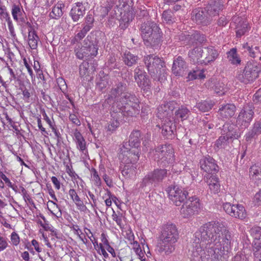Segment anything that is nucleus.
I'll return each instance as SVG.
<instances>
[{"label": "nucleus", "mask_w": 261, "mask_h": 261, "mask_svg": "<svg viewBox=\"0 0 261 261\" xmlns=\"http://www.w3.org/2000/svg\"><path fill=\"white\" fill-rule=\"evenodd\" d=\"M232 237L231 232L218 221H211L201 226L194 234L191 252V261H224Z\"/></svg>", "instance_id": "obj_1"}, {"label": "nucleus", "mask_w": 261, "mask_h": 261, "mask_svg": "<svg viewBox=\"0 0 261 261\" xmlns=\"http://www.w3.org/2000/svg\"><path fill=\"white\" fill-rule=\"evenodd\" d=\"M107 100L112 104L113 113H120L123 116H136L140 112L139 99L128 92V87L124 82H118L112 86Z\"/></svg>", "instance_id": "obj_2"}, {"label": "nucleus", "mask_w": 261, "mask_h": 261, "mask_svg": "<svg viewBox=\"0 0 261 261\" xmlns=\"http://www.w3.org/2000/svg\"><path fill=\"white\" fill-rule=\"evenodd\" d=\"M141 134L139 130H133L128 142H123L120 147L119 159L125 163H137L140 153Z\"/></svg>", "instance_id": "obj_3"}, {"label": "nucleus", "mask_w": 261, "mask_h": 261, "mask_svg": "<svg viewBox=\"0 0 261 261\" xmlns=\"http://www.w3.org/2000/svg\"><path fill=\"white\" fill-rule=\"evenodd\" d=\"M179 238L175 225L167 224L162 227L158 244V250L160 253L169 255L175 250V244Z\"/></svg>", "instance_id": "obj_4"}, {"label": "nucleus", "mask_w": 261, "mask_h": 261, "mask_svg": "<svg viewBox=\"0 0 261 261\" xmlns=\"http://www.w3.org/2000/svg\"><path fill=\"white\" fill-rule=\"evenodd\" d=\"M140 30L144 44L154 49L159 48L162 41L161 31L158 24L151 21L141 24Z\"/></svg>", "instance_id": "obj_5"}, {"label": "nucleus", "mask_w": 261, "mask_h": 261, "mask_svg": "<svg viewBox=\"0 0 261 261\" xmlns=\"http://www.w3.org/2000/svg\"><path fill=\"white\" fill-rule=\"evenodd\" d=\"M143 62L151 77L154 80L163 82L167 76V68L164 60L156 56H145Z\"/></svg>", "instance_id": "obj_6"}, {"label": "nucleus", "mask_w": 261, "mask_h": 261, "mask_svg": "<svg viewBox=\"0 0 261 261\" xmlns=\"http://www.w3.org/2000/svg\"><path fill=\"white\" fill-rule=\"evenodd\" d=\"M97 44L95 35L91 33L84 40L83 45L74 49L76 58L80 60L93 58L97 55Z\"/></svg>", "instance_id": "obj_7"}, {"label": "nucleus", "mask_w": 261, "mask_h": 261, "mask_svg": "<svg viewBox=\"0 0 261 261\" xmlns=\"http://www.w3.org/2000/svg\"><path fill=\"white\" fill-rule=\"evenodd\" d=\"M261 68L256 63H248L243 70L238 72L236 79L240 82L247 84L253 82L259 75Z\"/></svg>", "instance_id": "obj_8"}, {"label": "nucleus", "mask_w": 261, "mask_h": 261, "mask_svg": "<svg viewBox=\"0 0 261 261\" xmlns=\"http://www.w3.org/2000/svg\"><path fill=\"white\" fill-rule=\"evenodd\" d=\"M153 153L154 160L157 162H161L164 165L174 162V150L170 144L160 145L154 149Z\"/></svg>", "instance_id": "obj_9"}, {"label": "nucleus", "mask_w": 261, "mask_h": 261, "mask_svg": "<svg viewBox=\"0 0 261 261\" xmlns=\"http://www.w3.org/2000/svg\"><path fill=\"white\" fill-rule=\"evenodd\" d=\"M166 191L169 199L176 206L184 203L188 195L187 190L178 185H171Z\"/></svg>", "instance_id": "obj_10"}, {"label": "nucleus", "mask_w": 261, "mask_h": 261, "mask_svg": "<svg viewBox=\"0 0 261 261\" xmlns=\"http://www.w3.org/2000/svg\"><path fill=\"white\" fill-rule=\"evenodd\" d=\"M134 79L138 87L144 92L151 90V81L147 73L141 66H137L134 69Z\"/></svg>", "instance_id": "obj_11"}, {"label": "nucleus", "mask_w": 261, "mask_h": 261, "mask_svg": "<svg viewBox=\"0 0 261 261\" xmlns=\"http://www.w3.org/2000/svg\"><path fill=\"white\" fill-rule=\"evenodd\" d=\"M167 175V170L165 169H156L149 172L143 178L141 184L142 187H152L153 184H158Z\"/></svg>", "instance_id": "obj_12"}, {"label": "nucleus", "mask_w": 261, "mask_h": 261, "mask_svg": "<svg viewBox=\"0 0 261 261\" xmlns=\"http://www.w3.org/2000/svg\"><path fill=\"white\" fill-rule=\"evenodd\" d=\"M180 209L181 215L184 218H189L197 213L199 208V199L195 197H189Z\"/></svg>", "instance_id": "obj_13"}, {"label": "nucleus", "mask_w": 261, "mask_h": 261, "mask_svg": "<svg viewBox=\"0 0 261 261\" xmlns=\"http://www.w3.org/2000/svg\"><path fill=\"white\" fill-rule=\"evenodd\" d=\"M254 109L252 104L245 106L237 119V124L246 128L248 126L254 115Z\"/></svg>", "instance_id": "obj_14"}, {"label": "nucleus", "mask_w": 261, "mask_h": 261, "mask_svg": "<svg viewBox=\"0 0 261 261\" xmlns=\"http://www.w3.org/2000/svg\"><path fill=\"white\" fill-rule=\"evenodd\" d=\"M223 207L225 212L232 217L242 220L246 217V210L241 204H232L230 202H225L223 204Z\"/></svg>", "instance_id": "obj_15"}, {"label": "nucleus", "mask_w": 261, "mask_h": 261, "mask_svg": "<svg viewBox=\"0 0 261 261\" xmlns=\"http://www.w3.org/2000/svg\"><path fill=\"white\" fill-rule=\"evenodd\" d=\"M199 164L201 170L212 175L219 171V167L216 161L209 155L203 157L200 160Z\"/></svg>", "instance_id": "obj_16"}, {"label": "nucleus", "mask_w": 261, "mask_h": 261, "mask_svg": "<svg viewBox=\"0 0 261 261\" xmlns=\"http://www.w3.org/2000/svg\"><path fill=\"white\" fill-rule=\"evenodd\" d=\"M221 134L224 135L230 141L237 139L241 136L239 129L233 124L225 123L222 128Z\"/></svg>", "instance_id": "obj_17"}, {"label": "nucleus", "mask_w": 261, "mask_h": 261, "mask_svg": "<svg viewBox=\"0 0 261 261\" xmlns=\"http://www.w3.org/2000/svg\"><path fill=\"white\" fill-rule=\"evenodd\" d=\"M161 128L162 135L167 139H172L174 137L176 126L172 119L167 118L162 120Z\"/></svg>", "instance_id": "obj_18"}, {"label": "nucleus", "mask_w": 261, "mask_h": 261, "mask_svg": "<svg viewBox=\"0 0 261 261\" xmlns=\"http://www.w3.org/2000/svg\"><path fill=\"white\" fill-rule=\"evenodd\" d=\"M86 9L82 2H77L72 6L69 15L74 22L78 21L85 14Z\"/></svg>", "instance_id": "obj_19"}, {"label": "nucleus", "mask_w": 261, "mask_h": 261, "mask_svg": "<svg viewBox=\"0 0 261 261\" xmlns=\"http://www.w3.org/2000/svg\"><path fill=\"white\" fill-rule=\"evenodd\" d=\"M203 53L202 63L204 65L214 62L219 56L218 50L212 46L204 48Z\"/></svg>", "instance_id": "obj_20"}, {"label": "nucleus", "mask_w": 261, "mask_h": 261, "mask_svg": "<svg viewBox=\"0 0 261 261\" xmlns=\"http://www.w3.org/2000/svg\"><path fill=\"white\" fill-rule=\"evenodd\" d=\"M224 0H210L206 6L207 13L212 16L219 14L224 6Z\"/></svg>", "instance_id": "obj_21"}, {"label": "nucleus", "mask_w": 261, "mask_h": 261, "mask_svg": "<svg viewBox=\"0 0 261 261\" xmlns=\"http://www.w3.org/2000/svg\"><path fill=\"white\" fill-rule=\"evenodd\" d=\"M186 68V63L181 57L178 56L174 60L172 70L174 75L182 76Z\"/></svg>", "instance_id": "obj_22"}, {"label": "nucleus", "mask_w": 261, "mask_h": 261, "mask_svg": "<svg viewBox=\"0 0 261 261\" xmlns=\"http://www.w3.org/2000/svg\"><path fill=\"white\" fill-rule=\"evenodd\" d=\"M205 85L208 88L213 90L219 95H222L225 92L226 88L223 82H220L216 79H212L208 80Z\"/></svg>", "instance_id": "obj_23"}, {"label": "nucleus", "mask_w": 261, "mask_h": 261, "mask_svg": "<svg viewBox=\"0 0 261 261\" xmlns=\"http://www.w3.org/2000/svg\"><path fill=\"white\" fill-rule=\"evenodd\" d=\"M233 19L236 24L235 28L236 36L240 38L249 31L248 24L241 17H234Z\"/></svg>", "instance_id": "obj_24"}, {"label": "nucleus", "mask_w": 261, "mask_h": 261, "mask_svg": "<svg viewBox=\"0 0 261 261\" xmlns=\"http://www.w3.org/2000/svg\"><path fill=\"white\" fill-rule=\"evenodd\" d=\"M192 18L197 24L205 25L209 23L206 13L202 9L193 10L192 12Z\"/></svg>", "instance_id": "obj_25"}, {"label": "nucleus", "mask_w": 261, "mask_h": 261, "mask_svg": "<svg viewBox=\"0 0 261 261\" xmlns=\"http://www.w3.org/2000/svg\"><path fill=\"white\" fill-rule=\"evenodd\" d=\"M260 134H261V118L258 121H255L252 129L246 134L245 140L247 142H251L253 139H255Z\"/></svg>", "instance_id": "obj_26"}, {"label": "nucleus", "mask_w": 261, "mask_h": 261, "mask_svg": "<svg viewBox=\"0 0 261 261\" xmlns=\"http://www.w3.org/2000/svg\"><path fill=\"white\" fill-rule=\"evenodd\" d=\"M203 53V49L196 47L189 51L188 56L191 61L194 63L203 64L202 63Z\"/></svg>", "instance_id": "obj_27"}, {"label": "nucleus", "mask_w": 261, "mask_h": 261, "mask_svg": "<svg viewBox=\"0 0 261 261\" xmlns=\"http://www.w3.org/2000/svg\"><path fill=\"white\" fill-rule=\"evenodd\" d=\"M236 107L234 105L227 103L221 106L219 110V114L222 118L227 119L234 115Z\"/></svg>", "instance_id": "obj_28"}, {"label": "nucleus", "mask_w": 261, "mask_h": 261, "mask_svg": "<svg viewBox=\"0 0 261 261\" xmlns=\"http://www.w3.org/2000/svg\"><path fill=\"white\" fill-rule=\"evenodd\" d=\"M206 182L211 193L216 194L220 191V184L216 175H212L209 178L207 177Z\"/></svg>", "instance_id": "obj_29"}, {"label": "nucleus", "mask_w": 261, "mask_h": 261, "mask_svg": "<svg viewBox=\"0 0 261 261\" xmlns=\"http://www.w3.org/2000/svg\"><path fill=\"white\" fill-rule=\"evenodd\" d=\"M249 177L257 185L261 183V166L256 165L252 166L249 169Z\"/></svg>", "instance_id": "obj_30"}, {"label": "nucleus", "mask_w": 261, "mask_h": 261, "mask_svg": "<svg viewBox=\"0 0 261 261\" xmlns=\"http://www.w3.org/2000/svg\"><path fill=\"white\" fill-rule=\"evenodd\" d=\"M124 64L128 67H132L138 63L139 57L130 51H126L122 56Z\"/></svg>", "instance_id": "obj_31"}, {"label": "nucleus", "mask_w": 261, "mask_h": 261, "mask_svg": "<svg viewBox=\"0 0 261 261\" xmlns=\"http://www.w3.org/2000/svg\"><path fill=\"white\" fill-rule=\"evenodd\" d=\"M68 194L71 199L75 204L78 210L82 212H84L85 211H86L87 208L86 205L84 204L83 201L78 196L77 194L76 193L74 189H70L69 190Z\"/></svg>", "instance_id": "obj_32"}, {"label": "nucleus", "mask_w": 261, "mask_h": 261, "mask_svg": "<svg viewBox=\"0 0 261 261\" xmlns=\"http://www.w3.org/2000/svg\"><path fill=\"white\" fill-rule=\"evenodd\" d=\"M172 110L170 109L168 105H162L158 108V117L163 120L167 118H171Z\"/></svg>", "instance_id": "obj_33"}, {"label": "nucleus", "mask_w": 261, "mask_h": 261, "mask_svg": "<svg viewBox=\"0 0 261 261\" xmlns=\"http://www.w3.org/2000/svg\"><path fill=\"white\" fill-rule=\"evenodd\" d=\"M95 70V67L89 62L84 61L80 66L79 73L81 76L89 75L91 72Z\"/></svg>", "instance_id": "obj_34"}, {"label": "nucleus", "mask_w": 261, "mask_h": 261, "mask_svg": "<svg viewBox=\"0 0 261 261\" xmlns=\"http://www.w3.org/2000/svg\"><path fill=\"white\" fill-rule=\"evenodd\" d=\"M65 7V5L62 3H58L52 8L51 12L49 13V17L52 19H58L63 14L62 9Z\"/></svg>", "instance_id": "obj_35"}, {"label": "nucleus", "mask_w": 261, "mask_h": 261, "mask_svg": "<svg viewBox=\"0 0 261 261\" xmlns=\"http://www.w3.org/2000/svg\"><path fill=\"white\" fill-rule=\"evenodd\" d=\"M74 140L76 142L77 148L81 151H84L86 149V141L77 129L74 131Z\"/></svg>", "instance_id": "obj_36"}, {"label": "nucleus", "mask_w": 261, "mask_h": 261, "mask_svg": "<svg viewBox=\"0 0 261 261\" xmlns=\"http://www.w3.org/2000/svg\"><path fill=\"white\" fill-rule=\"evenodd\" d=\"M39 37L35 31L29 30L28 44L32 49H36L38 46Z\"/></svg>", "instance_id": "obj_37"}, {"label": "nucleus", "mask_w": 261, "mask_h": 261, "mask_svg": "<svg viewBox=\"0 0 261 261\" xmlns=\"http://www.w3.org/2000/svg\"><path fill=\"white\" fill-rule=\"evenodd\" d=\"M190 114V110L186 107L181 106L175 112L176 119H180L181 121L187 119Z\"/></svg>", "instance_id": "obj_38"}, {"label": "nucleus", "mask_w": 261, "mask_h": 261, "mask_svg": "<svg viewBox=\"0 0 261 261\" xmlns=\"http://www.w3.org/2000/svg\"><path fill=\"white\" fill-rule=\"evenodd\" d=\"M227 58L231 64L233 65H238L240 64L241 59L237 54L236 48H231L227 52Z\"/></svg>", "instance_id": "obj_39"}, {"label": "nucleus", "mask_w": 261, "mask_h": 261, "mask_svg": "<svg viewBox=\"0 0 261 261\" xmlns=\"http://www.w3.org/2000/svg\"><path fill=\"white\" fill-rule=\"evenodd\" d=\"M162 19L164 22L172 24L177 20L174 14L170 10H165L162 14Z\"/></svg>", "instance_id": "obj_40"}, {"label": "nucleus", "mask_w": 261, "mask_h": 261, "mask_svg": "<svg viewBox=\"0 0 261 261\" xmlns=\"http://www.w3.org/2000/svg\"><path fill=\"white\" fill-rule=\"evenodd\" d=\"M188 36L192 43H196V44L204 43L206 40L205 35L197 31L195 32L191 35H188Z\"/></svg>", "instance_id": "obj_41"}, {"label": "nucleus", "mask_w": 261, "mask_h": 261, "mask_svg": "<svg viewBox=\"0 0 261 261\" xmlns=\"http://www.w3.org/2000/svg\"><path fill=\"white\" fill-rule=\"evenodd\" d=\"M253 261H261V242L252 244Z\"/></svg>", "instance_id": "obj_42"}, {"label": "nucleus", "mask_w": 261, "mask_h": 261, "mask_svg": "<svg viewBox=\"0 0 261 261\" xmlns=\"http://www.w3.org/2000/svg\"><path fill=\"white\" fill-rule=\"evenodd\" d=\"M11 12L14 20L18 21L19 20V17L23 16L24 11L20 5L13 4L12 5Z\"/></svg>", "instance_id": "obj_43"}, {"label": "nucleus", "mask_w": 261, "mask_h": 261, "mask_svg": "<svg viewBox=\"0 0 261 261\" xmlns=\"http://www.w3.org/2000/svg\"><path fill=\"white\" fill-rule=\"evenodd\" d=\"M117 115H118L119 117L120 116V115L122 116L120 113H114V114L112 115L113 119L111 120L108 126V130L111 132V133L115 131L120 124V123L117 119L118 117L116 116Z\"/></svg>", "instance_id": "obj_44"}, {"label": "nucleus", "mask_w": 261, "mask_h": 261, "mask_svg": "<svg viewBox=\"0 0 261 261\" xmlns=\"http://www.w3.org/2000/svg\"><path fill=\"white\" fill-rule=\"evenodd\" d=\"M203 72V70L201 69L193 70L189 72L187 79L189 81L195 79H203L205 78Z\"/></svg>", "instance_id": "obj_45"}, {"label": "nucleus", "mask_w": 261, "mask_h": 261, "mask_svg": "<svg viewBox=\"0 0 261 261\" xmlns=\"http://www.w3.org/2000/svg\"><path fill=\"white\" fill-rule=\"evenodd\" d=\"M214 103L211 101L204 100L196 104V107L202 112H208L212 109Z\"/></svg>", "instance_id": "obj_46"}, {"label": "nucleus", "mask_w": 261, "mask_h": 261, "mask_svg": "<svg viewBox=\"0 0 261 261\" xmlns=\"http://www.w3.org/2000/svg\"><path fill=\"white\" fill-rule=\"evenodd\" d=\"M250 235L253 237L254 240L252 244L255 242H261V227L254 226L250 230Z\"/></svg>", "instance_id": "obj_47"}, {"label": "nucleus", "mask_w": 261, "mask_h": 261, "mask_svg": "<svg viewBox=\"0 0 261 261\" xmlns=\"http://www.w3.org/2000/svg\"><path fill=\"white\" fill-rule=\"evenodd\" d=\"M109 77L107 75H103L101 76L99 74L98 77L96 79V85L97 86L102 90L105 89L108 85Z\"/></svg>", "instance_id": "obj_48"}, {"label": "nucleus", "mask_w": 261, "mask_h": 261, "mask_svg": "<svg viewBox=\"0 0 261 261\" xmlns=\"http://www.w3.org/2000/svg\"><path fill=\"white\" fill-rule=\"evenodd\" d=\"M94 18L92 14H88L85 18V21L82 24L84 27L89 31L92 29L94 26Z\"/></svg>", "instance_id": "obj_49"}, {"label": "nucleus", "mask_w": 261, "mask_h": 261, "mask_svg": "<svg viewBox=\"0 0 261 261\" xmlns=\"http://www.w3.org/2000/svg\"><path fill=\"white\" fill-rule=\"evenodd\" d=\"M229 141L224 135H222L216 141L215 146L218 148H225L228 145Z\"/></svg>", "instance_id": "obj_50"}, {"label": "nucleus", "mask_w": 261, "mask_h": 261, "mask_svg": "<svg viewBox=\"0 0 261 261\" xmlns=\"http://www.w3.org/2000/svg\"><path fill=\"white\" fill-rule=\"evenodd\" d=\"M121 162L125 164L121 171L122 174L126 178L129 177L131 174H133V169L130 167V164H134L136 163H125L121 161Z\"/></svg>", "instance_id": "obj_51"}, {"label": "nucleus", "mask_w": 261, "mask_h": 261, "mask_svg": "<svg viewBox=\"0 0 261 261\" xmlns=\"http://www.w3.org/2000/svg\"><path fill=\"white\" fill-rule=\"evenodd\" d=\"M248 51L249 53V56L253 58H259V59H261V54L259 49V47H252Z\"/></svg>", "instance_id": "obj_52"}, {"label": "nucleus", "mask_w": 261, "mask_h": 261, "mask_svg": "<svg viewBox=\"0 0 261 261\" xmlns=\"http://www.w3.org/2000/svg\"><path fill=\"white\" fill-rule=\"evenodd\" d=\"M112 217L113 220L116 222L117 224L120 228H122L123 226L122 221V214L121 213H119L118 214H117L114 211H113Z\"/></svg>", "instance_id": "obj_53"}, {"label": "nucleus", "mask_w": 261, "mask_h": 261, "mask_svg": "<svg viewBox=\"0 0 261 261\" xmlns=\"http://www.w3.org/2000/svg\"><path fill=\"white\" fill-rule=\"evenodd\" d=\"M125 238L126 239H127L129 241H130L131 244L132 243V242H133V244L134 245L136 244V246H138V247H139L138 242L137 241H134L135 237L134 235V233L133 232L131 229H128L127 231H126Z\"/></svg>", "instance_id": "obj_54"}, {"label": "nucleus", "mask_w": 261, "mask_h": 261, "mask_svg": "<svg viewBox=\"0 0 261 261\" xmlns=\"http://www.w3.org/2000/svg\"><path fill=\"white\" fill-rule=\"evenodd\" d=\"M89 31L88 30L83 27L82 29L75 35V40L77 42L81 40L85 37Z\"/></svg>", "instance_id": "obj_55"}, {"label": "nucleus", "mask_w": 261, "mask_h": 261, "mask_svg": "<svg viewBox=\"0 0 261 261\" xmlns=\"http://www.w3.org/2000/svg\"><path fill=\"white\" fill-rule=\"evenodd\" d=\"M185 169V166L183 164L178 163L174 164L172 166V171L173 173H179L182 172Z\"/></svg>", "instance_id": "obj_56"}, {"label": "nucleus", "mask_w": 261, "mask_h": 261, "mask_svg": "<svg viewBox=\"0 0 261 261\" xmlns=\"http://www.w3.org/2000/svg\"><path fill=\"white\" fill-rule=\"evenodd\" d=\"M91 171L92 172L93 178L95 182V185L98 187L100 186L101 183V179L98 174L97 171L95 169L92 168Z\"/></svg>", "instance_id": "obj_57"}, {"label": "nucleus", "mask_w": 261, "mask_h": 261, "mask_svg": "<svg viewBox=\"0 0 261 261\" xmlns=\"http://www.w3.org/2000/svg\"><path fill=\"white\" fill-rule=\"evenodd\" d=\"M10 18V17L9 13L7 11L6 7H4L2 9H0L1 19H5L6 21L7 20H9V19Z\"/></svg>", "instance_id": "obj_58"}, {"label": "nucleus", "mask_w": 261, "mask_h": 261, "mask_svg": "<svg viewBox=\"0 0 261 261\" xmlns=\"http://www.w3.org/2000/svg\"><path fill=\"white\" fill-rule=\"evenodd\" d=\"M11 240L13 245L17 246L20 242L19 237L15 232H13L11 234Z\"/></svg>", "instance_id": "obj_59"}, {"label": "nucleus", "mask_w": 261, "mask_h": 261, "mask_svg": "<svg viewBox=\"0 0 261 261\" xmlns=\"http://www.w3.org/2000/svg\"><path fill=\"white\" fill-rule=\"evenodd\" d=\"M57 83L60 89H64L67 88L66 82L62 77H59L57 79Z\"/></svg>", "instance_id": "obj_60"}, {"label": "nucleus", "mask_w": 261, "mask_h": 261, "mask_svg": "<svg viewBox=\"0 0 261 261\" xmlns=\"http://www.w3.org/2000/svg\"><path fill=\"white\" fill-rule=\"evenodd\" d=\"M229 21V19L225 16L220 17L218 21V24L219 26H225Z\"/></svg>", "instance_id": "obj_61"}, {"label": "nucleus", "mask_w": 261, "mask_h": 261, "mask_svg": "<svg viewBox=\"0 0 261 261\" xmlns=\"http://www.w3.org/2000/svg\"><path fill=\"white\" fill-rule=\"evenodd\" d=\"M117 256L120 261H133V260L132 255L129 253L124 256H122L120 253H119Z\"/></svg>", "instance_id": "obj_62"}, {"label": "nucleus", "mask_w": 261, "mask_h": 261, "mask_svg": "<svg viewBox=\"0 0 261 261\" xmlns=\"http://www.w3.org/2000/svg\"><path fill=\"white\" fill-rule=\"evenodd\" d=\"M253 101L255 102H261V88L254 94L253 96Z\"/></svg>", "instance_id": "obj_63"}, {"label": "nucleus", "mask_w": 261, "mask_h": 261, "mask_svg": "<svg viewBox=\"0 0 261 261\" xmlns=\"http://www.w3.org/2000/svg\"><path fill=\"white\" fill-rule=\"evenodd\" d=\"M254 201L256 204L258 205H261V190L255 194Z\"/></svg>", "instance_id": "obj_64"}]
</instances>
